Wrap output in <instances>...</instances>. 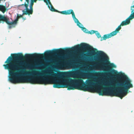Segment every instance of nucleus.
I'll list each match as a JSON object with an SVG mask.
<instances>
[{"label":"nucleus","mask_w":134,"mask_h":134,"mask_svg":"<svg viewBox=\"0 0 134 134\" xmlns=\"http://www.w3.org/2000/svg\"><path fill=\"white\" fill-rule=\"evenodd\" d=\"M51 75L54 77L53 83L54 88H68L69 90L75 89L84 91H90L94 90L96 83L91 80H86V84L81 79L73 80L69 77H65L63 72L59 71L56 73L52 72Z\"/></svg>","instance_id":"nucleus-1"},{"label":"nucleus","mask_w":134,"mask_h":134,"mask_svg":"<svg viewBox=\"0 0 134 134\" xmlns=\"http://www.w3.org/2000/svg\"><path fill=\"white\" fill-rule=\"evenodd\" d=\"M90 52L88 53L90 55H97L100 57L98 59V63L97 67L101 69L106 70L108 72L110 71V68H115V65L113 63H110L109 61L108 58L106 54L103 52L97 51V49L92 47L89 44L85 43H82L71 48H61V53H69L77 49L88 50L90 49Z\"/></svg>","instance_id":"nucleus-2"},{"label":"nucleus","mask_w":134,"mask_h":134,"mask_svg":"<svg viewBox=\"0 0 134 134\" xmlns=\"http://www.w3.org/2000/svg\"><path fill=\"white\" fill-rule=\"evenodd\" d=\"M131 81L126 76L123 77L122 79L119 83L116 85L119 89L117 91L111 90H108L105 89L102 90L100 88H97L96 91L99 95H109L111 96H115L120 97L122 99L123 97L126 96L128 90L133 86L131 83Z\"/></svg>","instance_id":"nucleus-3"},{"label":"nucleus","mask_w":134,"mask_h":134,"mask_svg":"<svg viewBox=\"0 0 134 134\" xmlns=\"http://www.w3.org/2000/svg\"><path fill=\"white\" fill-rule=\"evenodd\" d=\"M22 1L23 0H20ZM24 4L19 5V7L22 10L23 14L26 15L32 14L33 12V6L34 2H36V0H25Z\"/></svg>","instance_id":"nucleus-4"},{"label":"nucleus","mask_w":134,"mask_h":134,"mask_svg":"<svg viewBox=\"0 0 134 134\" xmlns=\"http://www.w3.org/2000/svg\"><path fill=\"white\" fill-rule=\"evenodd\" d=\"M57 12L60 13L64 15H69L71 14L72 15V18L75 23L77 24L79 23L78 20L76 18L74 13L72 9H69L67 10H64L61 12H60L58 10Z\"/></svg>","instance_id":"nucleus-5"},{"label":"nucleus","mask_w":134,"mask_h":134,"mask_svg":"<svg viewBox=\"0 0 134 134\" xmlns=\"http://www.w3.org/2000/svg\"><path fill=\"white\" fill-rule=\"evenodd\" d=\"M9 20V19L7 18L4 16L0 14V23H1V21H5L9 25H12V26L10 25L9 26V29H10L12 27H15L14 26H13V25L15 24L14 21L10 22Z\"/></svg>","instance_id":"nucleus-6"},{"label":"nucleus","mask_w":134,"mask_h":134,"mask_svg":"<svg viewBox=\"0 0 134 134\" xmlns=\"http://www.w3.org/2000/svg\"><path fill=\"white\" fill-rule=\"evenodd\" d=\"M133 19V17L131 18V16H129L125 20L122 21L120 25L115 30L116 32L117 33H118L119 31L121 29V26L126 25L129 24L130 22V20Z\"/></svg>","instance_id":"nucleus-7"},{"label":"nucleus","mask_w":134,"mask_h":134,"mask_svg":"<svg viewBox=\"0 0 134 134\" xmlns=\"http://www.w3.org/2000/svg\"><path fill=\"white\" fill-rule=\"evenodd\" d=\"M117 33L115 30L109 34H107L104 35L103 36L101 37V41L105 40L106 39L111 38V37L116 35Z\"/></svg>","instance_id":"nucleus-8"},{"label":"nucleus","mask_w":134,"mask_h":134,"mask_svg":"<svg viewBox=\"0 0 134 134\" xmlns=\"http://www.w3.org/2000/svg\"><path fill=\"white\" fill-rule=\"evenodd\" d=\"M103 74H104L103 73L95 72L93 73V77H94V78L95 79L99 76L102 75Z\"/></svg>","instance_id":"nucleus-9"},{"label":"nucleus","mask_w":134,"mask_h":134,"mask_svg":"<svg viewBox=\"0 0 134 134\" xmlns=\"http://www.w3.org/2000/svg\"><path fill=\"white\" fill-rule=\"evenodd\" d=\"M6 8L5 6L0 5V11H1L3 13H4L6 11Z\"/></svg>","instance_id":"nucleus-10"},{"label":"nucleus","mask_w":134,"mask_h":134,"mask_svg":"<svg viewBox=\"0 0 134 134\" xmlns=\"http://www.w3.org/2000/svg\"><path fill=\"white\" fill-rule=\"evenodd\" d=\"M22 15L20 14H17L16 18L14 21V22L15 23V24H16L17 23V22L18 21L19 19L20 18H22Z\"/></svg>","instance_id":"nucleus-11"},{"label":"nucleus","mask_w":134,"mask_h":134,"mask_svg":"<svg viewBox=\"0 0 134 134\" xmlns=\"http://www.w3.org/2000/svg\"><path fill=\"white\" fill-rule=\"evenodd\" d=\"M131 13H133L130 16H131V18L133 17V18H134V5L131 7Z\"/></svg>","instance_id":"nucleus-12"},{"label":"nucleus","mask_w":134,"mask_h":134,"mask_svg":"<svg viewBox=\"0 0 134 134\" xmlns=\"http://www.w3.org/2000/svg\"><path fill=\"white\" fill-rule=\"evenodd\" d=\"M70 74L72 76H73L74 78H77L78 77L76 76L77 74L75 72L72 71L70 73Z\"/></svg>","instance_id":"nucleus-13"},{"label":"nucleus","mask_w":134,"mask_h":134,"mask_svg":"<svg viewBox=\"0 0 134 134\" xmlns=\"http://www.w3.org/2000/svg\"><path fill=\"white\" fill-rule=\"evenodd\" d=\"M105 84H105V85L103 84V86H106V87H109V86H110L111 85L113 87L114 86V85H110L109 84L110 83H109V82L106 83Z\"/></svg>","instance_id":"nucleus-14"},{"label":"nucleus","mask_w":134,"mask_h":134,"mask_svg":"<svg viewBox=\"0 0 134 134\" xmlns=\"http://www.w3.org/2000/svg\"><path fill=\"white\" fill-rule=\"evenodd\" d=\"M95 34L98 38H99L100 37H101V36L100 35L99 33L97 31H96Z\"/></svg>","instance_id":"nucleus-15"},{"label":"nucleus","mask_w":134,"mask_h":134,"mask_svg":"<svg viewBox=\"0 0 134 134\" xmlns=\"http://www.w3.org/2000/svg\"><path fill=\"white\" fill-rule=\"evenodd\" d=\"M81 28L82 30L84 32L86 33H88V30H87V29L83 27H82Z\"/></svg>","instance_id":"nucleus-16"},{"label":"nucleus","mask_w":134,"mask_h":134,"mask_svg":"<svg viewBox=\"0 0 134 134\" xmlns=\"http://www.w3.org/2000/svg\"><path fill=\"white\" fill-rule=\"evenodd\" d=\"M96 31L92 30L90 31H89L88 32V33L90 34H92L94 33H95Z\"/></svg>","instance_id":"nucleus-17"},{"label":"nucleus","mask_w":134,"mask_h":134,"mask_svg":"<svg viewBox=\"0 0 134 134\" xmlns=\"http://www.w3.org/2000/svg\"><path fill=\"white\" fill-rule=\"evenodd\" d=\"M77 25L79 26V27L81 28L82 27L83 25L79 22V23H77Z\"/></svg>","instance_id":"nucleus-18"},{"label":"nucleus","mask_w":134,"mask_h":134,"mask_svg":"<svg viewBox=\"0 0 134 134\" xmlns=\"http://www.w3.org/2000/svg\"><path fill=\"white\" fill-rule=\"evenodd\" d=\"M111 71L112 73L113 74H116L117 73V72L115 70L113 69Z\"/></svg>","instance_id":"nucleus-19"},{"label":"nucleus","mask_w":134,"mask_h":134,"mask_svg":"<svg viewBox=\"0 0 134 134\" xmlns=\"http://www.w3.org/2000/svg\"><path fill=\"white\" fill-rule=\"evenodd\" d=\"M32 73L31 72H29L27 71L26 73V74L28 75H31L32 74Z\"/></svg>","instance_id":"nucleus-20"},{"label":"nucleus","mask_w":134,"mask_h":134,"mask_svg":"<svg viewBox=\"0 0 134 134\" xmlns=\"http://www.w3.org/2000/svg\"><path fill=\"white\" fill-rule=\"evenodd\" d=\"M22 18L24 20H25L26 19V17L24 18L22 16Z\"/></svg>","instance_id":"nucleus-21"},{"label":"nucleus","mask_w":134,"mask_h":134,"mask_svg":"<svg viewBox=\"0 0 134 134\" xmlns=\"http://www.w3.org/2000/svg\"><path fill=\"white\" fill-rule=\"evenodd\" d=\"M60 66H62V67H63V66H64V64H61L60 65Z\"/></svg>","instance_id":"nucleus-22"},{"label":"nucleus","mask_w":134,"mask_h":134,"mask_svg":"<svg viewBox=\"0 0 134 134\" xmlns=\"http://www.w3.org/2000/svg\"><path fill=\"white\" fill-rule=\"evenodd\" d=\"M25 65L26 66H29V64H25Z\"/></svg>","instance_id":"nucleus-23"},{"label":"nucleus","mask_w":134,"mask_h":134,"mask_svg":"<svg viewBox=\"0 0 134 134\" xmlns=\"http://www.w3.org/2000/svg\"><path fill=\"white\" fill-rule=\"evenodd\" d=\"M97 84H99V82H97Z\"/></svg>","instance_id":"nucleus-24"}]
</instances>
